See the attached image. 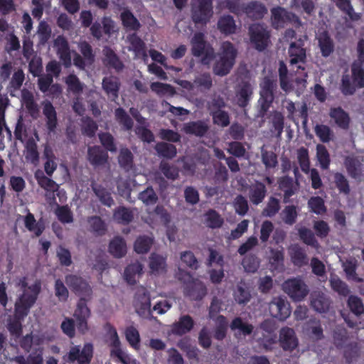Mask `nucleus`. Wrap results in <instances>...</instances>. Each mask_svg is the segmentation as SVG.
<instances>
[{
	"label": "nucleus",
	"mask_w": 364,
	"mask_h": 364,
	"mask_svg": "<svg viewBox=\"0 0 364 364\" xmlns=\"http://www.w3.org/2000/svg\"><path fill=\"white\" fill-rule=\"evenodd\" d=\"M234 299L239 304H245L250 301L251 294L245 282H240L237 285L236 289L234 292Z\"/></svg>",
	"instance_id": "nucleus-42"
},
{
	"label": "nucleus",
	"mask_w": 364,
	"mask_h": 364,
	"mask_svg": "<svg viewBox=\"0 0 364 364\" xmlns=\"http://www.w3.org/2000/svg\"><path fill=\"white\" fill-rule=\"evenodd\" d=\"M125 337L129 346L135 350L140 349V335L138 330L131 326L125 330Z\"/></svg>",
	"instance_id": "nucleus-45"
},
{
	"label": "nucleus",
	"mask_w": 364,
	"mask_h": 364,
	"mask_svg": "<svg viewBox=\"0 0 364 364\" xmlns=\"http://www.w3.org/2000/svg\"><path fill=\"white\" fill-rule=\"evenodd\" d=\"M276 87L275 80L268 77H264L261 84L260 97L258 100L259 109L257 117H263L271 107L274 99V91Z\"/></svg>",
	"instance_id": "nucleus-3"
},
{
	"label": "nucleus",
	"mask_w": 364,
	"mask_h": 364,
	"mask_svg": "<svg viewBox=\"0 0 364 364\" xmlns=\"http://www.w3.org/2000/svg\"><path fill=\"white\" fill-rule=\"evenodd\" d=\"M26 159L33 164L37 163L39 159L37 144L32 139H28L26 144Z\"/></svg>",
	"instance_id": "nucleus-56"
},
{
	"label": "nucleus",
	"mask_w": 364,
	"mask_h": 364,
	"mask_svg": "<svg viewBox=\"0 0 364 364\" xmlns=\"http://www.w3.org/2000/svg\"><path fill=\"white\" fill-rule=\"evenodd\" d=\"M251 41L255 44L256 48L262 51L264 50L269 41V31L264 23H254L249 27Z\"/></svg>",
	"instance_id": "nucleus-8"
},
{
	"label": "nucleus",
	"mask_w": 364,
	"mask_h": 364,
	"mask_svg": "<svg viewBox=\"0 0 364 364\" xmlns=\"http://www.w3.org/2000/svg\"><path fill=\"white\" fill-rule=\"evenodd\" d=\"M194 326L195 321L190 315H182L171 326V332L175 336H182L191 332Z\"/></svg>",
	"instance_id": "nucleus-12"
},
{
	"label": "nucleus",
	"mask_w": 364,
	"mask_h": 364,
	"mask_svg": "<svg viewBox=\"0 0 364 364\" xmlns=\"http://www.w3.org/2000/svg\"><path fill=\"white\" fill-rule=\"evenodd\" d=\"M159 169L166 178L170 180H176L178 178L179 171L177 167L170 165L166 161H161Z\"/></svg>",
	"instance_id": "nucleus-60"
},
{
	"label": "nucleus",
	"mask_w": 364,
	"mask_h": 364,
	"mask_svg": "<svg viewBox=\"0 0 364 364\" xmlns=\"http://www.w3.org/2000/svg\"><path fill=\"white\" fill-rule=\"evenodd\" d=\"M230 328L245 336L251 334L254 328L252 324L244 322L241 318H235L231 323Z\"/></svg>",
	"instance_id": "nucleus-53"
},
{
	"label": "nucleus",
	"mask_w": 364,
	"mask_h": 364,
	"mask_svg": "<svg viewBox=\"0 0 364 364\" xmlns=\"http://www.w3.org/2000/svg\"><path fill=\"white\" fill-rule=\"evenodd\" d=\"M347 305L350 311L359 316L364 313V305L362 299L355 295H350L347 300Z\"/></svg>",
	"instance_id": "nucleus-50"
},
{
	"label": "nucleus",
	"mask_w": 364,
	"mask_h": 364,
	"mask_svg": "<svg viewBox=\"0 0 364 364\" xmlns=\"http://www.w3.org/2000/svg\"><path fill=\"white\" fill-rule=\"evenodd\" d=\"M271 26L275 29L284 28L287 23H292L301 26V21L294 14L288 11L281 6L273 7L270 10Z\"/></svg>",
	"instance_id": "nucleus-6"
},
{
	"label": "nucleus",
	"mask_w": 364,
	"mask_h": 364,
	"mask_svg": "<svg viewBox=\"0 0 364 364\" xmlns=\"http://www.w3.org/2000/svg\"><path fill=\"white\" fill-rule=\"evenodd\" d=\"M143 266L136 262L129 264L124 269V277L125 281L130 285L136 283L137 279L142 274Z\"/></svg>",
	"instance_id": "nucleus-29"
},
{
	"label": "nucleus",
	"mask_w": 364,
	"mask_h": 364,
	"mask_svg": "<svg viewBox=\"0 0 364 364\" xmlns=\"http://www.w3.org/2000/svg\"><path fill=\"white\" fill-rule=\"evenodd\" d=\"M92 190L98 198L100 203L107 207H112L114 202L111 193L104 186L93 182L91 184Z\"/></svg>",
	"instance_id": "nucleus-30"
},
{
	"label": "nucleus",
	"mask_w": 364,
	"mask_h": 364,
	"mask_svg": "<svg viewBox=\"0 0 364 364\" xmlns=\"http://www.w3.org/2000/svg\"><path fill=\"white\" fill-rule=\"evenodd\" d=\"M237 84L235 88V95L233 101L240 107H245L253 93V88L250 82L248 70L245 65H240L237 71Z\"/></svg>",
	"instance_id": "nucleus-2"
},
{
	"label": "nucleus",
	"mask_w": 364,
	"mask_h": 364,
	"mask_svg": "<svg viewBox=\"0 0 364 364\" xmlns=\"http://www.w3.org/2000/svg\"><path fill=\"white\" fill-rule=\"evenodd\" d=\"M209 130V126L203 120L190 122L186 124L184 131L186 134H193L196 136L202 137Z\"/></svg>",
	"instance_id": "nucleus-31"
},
{
	"label": "nucleus",
	"mask_w": 364,
	"mask_h": 364,
	"mask_svg": "<svg viewBox=\"0 0 364 364\" xmlns=\"http://www.w3.org/2000/svg\"><path fill=\"white\" fill-rule=\"evenodd\" d=\"M166 259L162 256L151 253L149 257V267L151 272L154 274H158L160 272H163L166 269Z\"/></svg>",
	"instance_id": "nucleus-43"
},
{
	"label": "nucleus",
	"mask_w": 364,
	"mask_h": 364,
	"mask_svg": "<svg viewBox=\"0 0 364 364\" xmlns=\"http://www.w3.org/2000/svg\"><path fill=\"white\" fill-rule=\"evenodd\" d=\"M113 218L119 224L128 225L133 220L134 214L129 208L119 206L114 210Z\"/></svg>",
	"instance_id": "nucleus-37"
},
{
	"label": "nucleus",
	"mask_w": 364,
	"mask_h": 364,
	"mask_svg": "<svg viewBox=\"0 0 364 364\" xmlns=\"http://www.w3.org/2000/svg\"><path fill=\"white\" fill-rule=\"evenodd\" d=\"M268 307L271 316L281 321L285 320L291 314L289 303L282 296L274 297L269 303Z\"/></svg>",
	"instance_id": "nucleus-11"
},
{
	"label": "nucleus",
	"mask_w": 364,
	"mask_h": 364,
	"mask_svg": "<svg viewBox=\"0 0 364 364\" xmlns=\"http://www.w3.org/2000/svg\"><path fill=\"white\" fill-rule=\"evenodd\" d=\"M24 225L28 231L34 233L36 237L41 236L46 228L43 220L36 221L33 214L30 212L24 217Z\"/></svg>",
	"instance_id": "nucleus-28"
},
{
	"label": "nucleus",
	"mask_w": 364,
	"mask_h": 364,
	"mask_svg": "<svg viewBox=\"0 0 364 364\" xmlns=\"http://www.w3.org/2000/svg\"><path fill=\"white\" fill-rule=\"evenodd\" d=\"M65 282L76 295L91 299L92 290L89 284L80 277L69 274L65 277Z\"/></svg>",
	"instance_id": "nucleus-9"
},
{
	"label": "nucleus",
	"mask_w": 364,
	"mask_h": 364,
	"mask_svg": "<svg viewBox=\"0 0 364 364\" xmlns=\"http://www.w3.org/2000/svg\"><path fill=\"white\" fill-rule=\"evenodd\" d=\"M342 266L348 279H352L357 282H362L363 281L362 278H360L357 276L355 272L357 264L355 259L346 260L343 262Z\"/></svg>",
	"instance_id": "nucleus-52"
},
{
	"label": "nucleus",
	"mask_w": 364,
	"mask_h": 364,
	"mask_svg": "<svg viewBox=\"0 0 364 364\" xmlns=\"http://www.w3.org/2000/svg\"><path fill=\"white\" fill-rule=\"evenodd\" d=\"M223 220L220 215L214 210H209L205 214V224L210 228H218L221 227Z\"/></svg>",
	"instance_id": "nucleus-51"
},
{
	"label": "nucleus",
	"mask_w": 364,
	"mask_h": 364,
	"mask_svg": "<svg viewBox=\"0 0 364 364\" xmlns=\"http://www.w3.org/2000/svg\"><path fill=\"white\" fill-rule=\"evenodd\" d=\"M314 132L323 143H327L333 138V132L327 125L316 124L314 127Z\"/></svg>",
	"instance_id": "nucleus-59"
},
{
	"label": "nucleus",
	"mask_w": 364,
	"mask_h": 364,
	"mask_svg": "<svg viewBox=\"0 0 364 364\" xmlns=\"http://www.w3.org/2000/svg\"><path fill=\"white\" fill-rule=\"evenodd\" d=\"M279 188L284 191V203H287L290 201L289 198L293 196L299 188V183L297 178L295 181L286 176L279 179Z\"/></svg>",
	"instance_id": "nucleus-19"
},
{
	"label": "nucleus",
	"mask_w": 364,
	"mask_h": 364,
	"mask_svg": "<svg viewBox=\"0 0 364 364\" xmlns=\"http://www.w3.org/2000/svg\"><path fill=\"white\" fill-rule=\"evenodd\" d=\"M348 173L352 178L360 181L363 177V164L358 158L347 156L344 161Z\"/></svg>",
	"instance_id": "nucleus-21"
},
{
	"label": "nucleus",
	"mask_w": 364,
	"mask_h": 364,
	"mask_svg": "<svg viewBox=\"0 0 364 364\" xmlns=\"http://www.w3.org/2000/svg\"><path fill=\"white\" fill-rule=\"evenodd\" d=\"M120 18L123 26L128 30L136 31L141 27L139 20L128 9L121 13Z\"/></svg>",
	"instance_id": "nucleus-38"
},
{
	"label": "nucleus",
	"mask_w": 364,
	"mask_h": 364,
	"mask_svg": "<svg viewBox=\"0 0 364 364\" xmlns=\"http://www.w3.org/2000/svg\"><path fill=\"white\" fill-rule=\"evenodd\" d=\"M191 53L196 57H200L205 50L207 49L208 46H210L207 44L205 40V36L203 33H196L191 40Z\"/></svg>",
	"instance_id": "nucleus-34"
},
{
	"label": "nucleus",
	"mask_w": 364,
	"mask_h": 364,
	"mask_svg": "<svg viewBox=\"0 0 364 364\" xmlns=\"http://www.w3.org/2000/svg\"><path fill=\"white\" fill-rule=\"evenodd\" d=\"M38 185L46 191V196L48 199L55 200V193L59 189V186L53 179L44 176L36 174Z\"/></svg>",
	"instance_id": "nucleus-22"
},
{
	"label": "nucleus",
	"mask_w": 364,
	"mask_h": 364,
	"mask_svg": "<svg viewBox=\"0 0 364 364\" xmlns=\"http://www.w3.org/2000/svg\"><path fill=\"white\" fill-rule=\"evenodd\" d=\"M279 342L284 350H294L298 345L294 331L287 326L282 328L279 332Z\"/></svg>",
	"instance_id": "nucleus-17"
},
{
	"label": "nucleus",
	"mask_w": 364,
	"mask_h": 364,
	"mask_svg": "<svg viewBox=\"0 0 364 364\" xmlns=\"http://www.w3.org/2000/svg\"><path fill=\"white\" fill-rule=\"evenodd\" d=\"M282 290L294 301H301L309 294V288L306 283L299 278L286 280L282 285Z\"/></svg>",
	"instance_id": "nucleus-5"
},
{
	"label": "nucleus",
	"mask_w": 364,
	"mask_h": 364,
	"mask_svg": "<svg viewBox=\"0 0 364 364\" xmlns=\"http://www.w3.org/2000/svg\"><path fill=\"white\" fill-rule=\"evenodd\" d=\"M19 285L22 293L16 299L14 306L18 316L23 317L29 314L31 309L36 304L41 291V283L36 280L33 284L28 285L26 278L23 277Z\"/></svg>",
	"instance_id": "nucleus-1"
},
{
	"label": "nucleus",
	"mask_w": 364,
	"mask_h": 364,
	"mask_svg": "<svg viewBox=\"0 0 364 364\" xmlns=\"http://www.w3.org/2000/svg\"><path fill=\"white\" fill-rule=\"evenodd\" d=\"M291 260L299 267L309 264V257L305 250L298 244H294L289 247Z\"/></svg>",
	"instance_id": "nucleus-20"
},
{
	"label": "nucleus",
	"mask_w": 364,
	"mask_h": 364,
	"mask_svg": "<svg viewBox=\"0 0 364 364\" xmlns=\"http://www.w3.org/2000/svg\"><path fill=\"white\" fill-rule=\"evenodd\" d=\"M77 48L83 58L87 60V63L89 65L93 64L95 60V54L91 45L84 41L78 43Z\"/></svg>",
	"instance_id": "nucleus-49"
},
{
	"label": "nucleus",
	"mask_w": 364,
	"mask_h": 364,
	"mask_svg": "<svg viewBox=\"0 0 364 364\" xmlns=\"http://www.w3.org/2000/svg\"><path fill=\"white\" fill-rule=\"evenodd\" d=\"M266 193L265 186L261 182H256L250 188L249 198L253 204L258 205L262 202Z\"/></svg>",
	"instance_id": "nucleus-35"
},
{
	"label": "nucleus",
	"mask_w": 364,
	"mask_h": 364,
	"mask_svg": "<svg viewBox=\"0 0 364 364\" xmlns=\"http://www.w3.org/2000/svg\"><path fill=\"white\" fill-rule=\"evenodd\" d=\"M134 303L136 307L142 311H147L150 309V294L145 287L141 286L137 288L134 295Z\"/></svg>",
	"instance_id": "nucleus-27"
},
{
	"label": "nucleus",
	"mask_w": 364,
	"mask_h": 364,
	"mask_svg": "<svg viewBox=\"0 0 364 364\" xmlns=\"http://www.w3.org/2000/svg\"><path fill=\"white\" fill-rule=\"evenodd\" d=\"M332 304V301L324 291L314 290L309 296V305L317 313L323 314L328 312Z\"/></svg>",
	"instance_id": "nucleus-10"
},
{
	"label": "nucleus",
	"mask_w": 364,
	"mask_h": 364,
	"mask_svg": "<svg viewBox=\"0 0 364 364\" xmlns=\"http://www.w3.org/2000/svg\"><path fill=\"white\" fill-rule=\"evenodd\" d=\"M331 287L339 295L347 296L350 294V290L343 281L337 277H331L329 279Z\"/></svg>",
	"instance_id": "nucleus-46"
},
{
	"label": "nucleus",
	"mask_w": 364,
	"mask_h": 364,
	"mask_svg": "<svg viewBox=\"0 0 364 364\" xmlns=\"http://www.w3.org/2000/svg\"><path fill=\"white\" fill-rule=\"evenodd\" d=\"M118 161L122 168L129 171L133 167V155L128 149H122L118 157Z\"/></svg>",
	"instance_id": "nucleus-58"
},
{
	"label": "nucleus",
	"mask_w": 364,
	"mask_h": 364,
	"mask_svg": "<svg viewBox=\"0 0 364 364\" xmlns=\"http://www.w3.org/2000/svg\"><path fill=\"white\" fill-rule=\"evenodd\" d=\"M111 356L116 357L119 361L123 364H128L129 363V358L120 348V341L116 329L114 327H111Z\"/></svg>",
	"instance_id": "nucleus-18"
},
{
	"label": "nucleus",
	"mask_w": 364,
	"mask_h": 364,
	"mask_svg": "<svg viewBox=\"0 0 364 364\" xmlns=\"http://www.w3.org/2000/svg\"><path fill=\"white\" fill-rule=\"evenodd\" d=\"M109 253L116 258H121L127 253V245L122 237H114L109 244Z\"/></svg>",
	"instance_id": "nucleus-33"
},
{
	"label": "nucleus",
	"mask_w": 364,
	"mask_h": 364,
	"mask_svg": "<svg viewBox=\"0 0 364 364\" xmlns=\"http://www.w3.org/2000/svg\"><path fill=\"white\" fill-rule=\"evenodd\" d=\"M213 0H193L191 4V18L196 24L206 25L213 14Z\"/></svg>",
	"instance_id": "nucleus-4"
},
{
	"label": "nucleus",
	"mask_w": 364,
	"mask_h": 364,
	"mask_svg": "<svg viewBox=\"0 0 364 364\" xmlns=\"http://www.w3.org/2000/svg\"><path fill=\"white\" fill-rule=\"evenodd\" d=\"M154 149L159 156L166 159H172L177 154V149L176 146L167 142H158L155 145Z\"/></svg>",
	"instance_id": "nucleus-36"
},
{
	"label": "nucleus",
	"mask_w": 364,
	"mask_h": 364,
	"mask_svg": "<svg viewBox=\"0 0 364 364\" xmlns=\"http://www.w3.org/2000/svg\"><path fill=\"white\" fill-rule=\"evenodd\" d=\"M55 213L58 220L63 224L73 222V214L68 205H58Z\"/></svg>",
	"instance_id": "nucleus-54"
},
{
	"label": "nucleus",
	"mask_w": 364,
	"mask_h": 364,
	"mask_svg": "<svg viewBox=\"0 0 364 364\" xmlns=\"http://www.w3.org/2000/svg\"><path fill=\"white\" fill-rule=\"evenodd\" d=\"M153 244V240L148 236L143 235L136 238L134 248L136 252L144 254L149 251Z\"/></svg>",
	"instance_id": "nucleus-48"
},
{
	"label": "nucleus",
	"mask_w": 364,
	"mask_h": 364,
	"mask_svg": "<svg viewBox=\"0 0 364 364\" xmlns=\"http://www.w3.org/2000/svg\"><path fill=\"white\" fill-rule=\"evenodd\" d=\"M87 159L93 166H101L107 164L108 154L100 146H90L87 149Z\"/></svg>",
	"instance_id": "nucleus-15"
},
{
	"label": "nucleus",
	"mask_w": 364,
	"mask_h": 364,
	"mask_svg": "<svg viewBox=\"0 0 364 364\" xmlns=\"http://www.w3.org/2000/svg\"><path fill=\"white\" fill-rule=\"evenodd\" d=\"M333 339L338 348H343L348 340L347 330L343 327L337 326L333 331Z\"/></svg>",
	"instance_id": "nucleus-57"
},
{
	"label": "nucleus",
	"mask_w": 364,
	"mask_h": 364,
	"mask_svg": "<svg viewBox=\"0 0 364 364\" xmlns=\"http://www.w3.org/2000/svg\"><path fill=\"white\" fill-rule=\"evenodd\" d=\"M128 40L130 43L131 50H132L136 55L145 53V43L136 33L129 35Z\"/></svg>",
	"instance_id": "nucleus-61"
},
{
	"label": "nucleus",
	"mask_w": 364,
	"mask_h": 364,
	"mask_svg": "<svg viewBox=\"0 0 364 364\" xmlns=\"http://www.w3.org/2000/svg\"><path fill=\"white\" fill-rule=\"evenodd\" d=\"M316 158L323 169H328L331 159L329 153L325 146L318 144L316 146Z\"/></svg>",
	"instance_id": "nucleus-55"
},
{
	"label": "nucleus",
	"mask_w": 364,
	"mask_h": 364,
	"mask_svg": "<svg viewBox=\"0 0 364 364\" xmlns=\"http://www.w3.org/2000/svg\"><path fill=\"white\" fill-rule=\"evenodd\" d=\"M43 114L46 119V127L48 132H54L58 126V118L55 109L50 102H44Z\"/></svg>",
	"instance_id": "nucleus-24"
},
{
	"label": "nucleus",
	"mask_w": 364,
	"mask_h": 364,
	"mask_svg": "<svg viewBox=\"0 0 364 364\" xmlns=\"http://www.w3.org/2000/svg\"><path fill=\"white\" fill-rule=\"evenodd\" d=\"M318 46L323 57L329 56L334 50L333 41L326 31L320 33L317 37Z\"/></svg>",
	"instance_id": "nucleus-32"
},
{
	"label": "nucleus",
	"mask_w": 364,
	"mask_h": 364,
	"mask_svg": "<svg viewBox=\"0 0 364 364\" xmlns=\"http://www.w3.org/2000/svg\"><path fill=\"white\" fill-rule=\"evenodd\" d=\"M90 299L80 297L73 314V316L76 320L77 330L82 334L85 333L88 330L87 320L91 315V311L87 306V301Z\"/></svg>",
	"instance_id": "nucleus-7"
},
{
	"label": "nucleus",
	"mask_w": 364,
	"mask_h": 364,
	"mask_svg": "<svg viewBox=\"0 0 364 364\" xmlns=\"http://www.w3.org/2000/svg\"><path fill=\"white\" fill-rule=\"evenodd\" d=\"M102 85L104 91L112 100H115L118 97L120 82L117 77H105L102 80Z\"/></svg>",
	"instance_id": "nucleus-25"
},
{
	"label": "nucleus",
	"mask_w": 364,
	"mask_h": 364,
	"mask_svg": "<svg viewBox=\"0 0 364 364\" xmlns=\"http://www.w3.org/2000/svg\"><path fill=\"white\" fill-rule=\"evenodd\" d=\"M298 235L300 240L304 244L311 246L316 250L320 248V245L311 230L306 227L299 228L298 229Z\"/></svg>",
	"instance_id": "nucleus-40"
},
{
	"label": "nucleus",
	"mask_w": 364,
	"mask_h": 364,
	"mask_svg": "<svg viewBox=\"0 0 364 364\" xmlns=\"http://www.w3.org/2000/svg\"><path fill=\"white\" fill-rule=\"evenodd\" d=\"M102 52L105 56L103 61L106 66L114 69L117 72H120L123 70V63L111 48L105 46Z\"/></svg>",
	"instance_id": "nucleus-23"
},
{
	"label": "nucleus",
	"mask_w": 364,
	"mask_h": 364,
	"mask_svg": "<svg viewBox=\"0 0 364 364\" xmlns=\"http://www.w3.org/2000/svg\"><path fill=\"white\" fill-rule=\"evenodd\" d=\"M243 11L249 18L259 20L267 14V8L260 1H252L243 6Z\"/></svg>",
	"instance_id": "nucleus-16"
},
{
	"label": "nucleus",
	"mask_w": 364,
	"mask_h": 364,
	"mask_svg": "<svg viewBox=\"0 0 364 364\" xmlns=\"http://www.w3.org/2000/svg\"><path fill=\"white\" fill-rule=\"evenodd\" d=\"M330 116L334 119L335 123L341 128L347 129L349 126L350 117L348 114L341 107L331 109Z\"/></svg>",
	"instance_id": "nucleus-39"
},
{
	"label": "nucleus",
	"mask_w": 364,
	"mask_h": 364,
	"mask_svg": "<svg viewBox=\"0 0 364 364\" xmlns=\"http://www.w3.org/2000/svg\"><path fill=\"white\" fill-rule=\"evenodd\" d=\"M100 141L105 151L114 152L117 151V147L114 143L113 136L109 132H101L98 134Z\"/></svg>",
	"instance_id": "nucleus-63"
},
{
	"label": "nucleus",
	"mask_w": 364,
	"mask_h": 364,
	"mask_svg": "<svg viewBox=\"0 0 364 364\" xmlns=\"http://www.w3.org/2000/svg\"><path fill=\"white\" fill-rule=\"evenodd\" d=\"M82 133L83 135L92 138L98 129V125L91 117H85L82 119Z\"/></svg>",
	"instance_id": "nucleus-47"
},
{
	"label": "nucleus",
	"mask_w": 364,
	"mask_h": 364,
	"mask_svg": "<svg viewBox=\"0 0 364 364\" xmlns=\"http://www.w3.org/2000/svg\"><path fill=\"white\" fill-rule=\"evenodd\" d=\"M114 114L116 119L119 124L123 126L124 130L130 131L133 128L134 122L123 108H117Z\"/></svg>",
	"instance_id": "nucleus-44"
},
{
	"label": "nucleus",
	"mask_w": 364,
	"mask_h": 364,
	"mask_svg": "<svg viewBox=\"0 0 364 364\" xmlns=\"http://www.w3.org/2000/svg\"><path fill=\"white\" fill-rule=\"evenodd\" d=\"M54 47L56 49L57 55L65 66L71 64V55L69 43L67 39L63 36H58L54 40Z\"/></svg>",
	"instance_id": "nucleus-14"
},
{
	"label": "nucleus",
	"mask_w": 364,
	"mask_h": 364,
	"mask_svg": "<svg viewBox=\"0 0 364 364\" xmlns=\"http://www.w3.org/2000/svg\"><path fill=\"white\" fill-rule=\"evenodd\" d=\"M269 122L272 135L278 140H280L284 127V117L283 114L277 111L273 112L271 114Z\"/></svg>",
	"instance_id": "nucleus-26"
},
{
	"label": "nucleus",
	"mask_w": 364,
	"mask_h": 364,
	"mask_svg": "<svg viewBox=\"0 0 364 364\" xmlns=\"http://www.w3.org/2000/svg\"><path fill=\"white\" fill-rule=\"evenodd\" d=\"M206 294V287L202 282L198 279H194L188 283L184 288V295L193 301L203 299Z\"/></svg>",
	"instance_id": "nucleus-13"
},
{
	"label": "nucleus",
	"mask_w": 364,
	"mask_h": 364,
	"mask_svg": "<svg viewBox=\"0 0 364 364\" xmlns=\"http://www.w3.org/2000/svg\"><path fill=\"white\" fill-rule=\"evenodd\" d=\"M351 72L353 80L358 87H364V69L360 63L355 62L351 66Z\"/></svg>",
	"instance_id": "nucleus-64"
},
{
	"label": "nucleus",
	"mask_w": 364,
	"mask_h": 364,
	"mask_svg": "<svg viewBox=\"0 0 364 364\" xmlns=\"http://www.w3.org/2000/svg\"><path fill=\"white\" fill-rule=\"evenodd\" d=\"M223 55L220 60L217 62L213 67V72L219 76L228 74V42L223 43Z\"/></svg>",
	"instance_id": "nucleus-41"
},
{
	"label": "nucleus",
	"mask_w": 364,
	"mask_h": 364,
	"mask_svg": "<svg viewBox=\"0 0 364 364\" xmlns=\"http://www.w3.org/2000/svg\"><path fill=\"white\" fill-rule=\"evenodd\" d=\"M37 35L39 39V43L45 45L51 36V28L44 21L39 23L37 30Z\"/></svg>",
	"instance_id": "nucleus-62"
}]
</instances>
